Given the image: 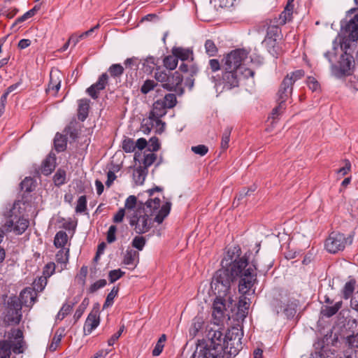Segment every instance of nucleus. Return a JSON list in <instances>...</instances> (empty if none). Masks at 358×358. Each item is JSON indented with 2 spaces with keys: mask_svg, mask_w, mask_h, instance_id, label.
Segmentation results:
<instances>
[{
  "mask_svg": "<svg viewBox=\"0 0 358 358\" xmlns=\"http://www.w3.org/2000/svg\"><path fill=\"white\" fill-rule=\"evenodd\" d=\"M55 166L56 157L55 155H49L43 162L41 167L42 173L45 176L50 175L55 169Z\"/></svg>",
  "mask_w": 358,
  "mask_h": 358,
  "instance_id": "22",
  "label": "nucleus"
},
{
  "mask_svg": "<svg viewBox=\"0 0 358 358\" xmlns=\"http://www.w3.org/2000/svg\"><path fill=\"white\" fill-rule=\"evenodd\" d=\"M292 85H293V80L292 78H289V76H286L279 88L280 91H282L283 92H285L287 94H291L292 92Z\"/></svg>",
  "mask_w": 358,
  "mask_h": 358,
  "instance_id": "34",
  "label": "nucleus"
},
{
  "mask_svg": "<svg viewBox=\"0 0 358 358\" xmlns=\"http://www.w3.org/2000/svg\"><path fill=\"white\" fill-rule=\"evenodd\" d=\"M124 274V272L122 271L120 269L112 270L108 274L109 280L111 283H113L120 279Z\"/></svg>",
  "mask_w": 358,
  "mask_h": 358,
  "instance_id": "56",
  "label": "nucleus"
},
{
  "mask_svg": "<svg viewBox=\"0 0 358 358\" xmlns=\"http://www.w3.org/2000/svg\"><path fill=\"white\" fill-rule=\"evenodd\" d=\"M100 323L99 313L97 310H92L88 315L83 327L85 335L90 334Z\"/></svg>",
  "mask_w": 358,
  "mask_h": 358,
  "instance_id": "15",
  "label": "nucleus"
},
{
  "mask_svg": "<svg viewBox=\"0 0 358 358\" xmlns=\"http://www.w3.org/2000/svg\"><path fill=\"white\" fill-rule=\"evenodd\" d=\"M352 243V237L348 236L345 237L344 234L332 232L325 241V248L330 253H336L343 250L347 244Z\"/></svg>",
  "mask_w": 358,
  "mask_h": 358,
  "instance_id": "8",
  "label": "nucleus"
},
{
  "mask_svg": "<svg viewBox=\"0 0 358 358\" xmlns=\"http://www.w3.org/2000/svg\"><path fill=\"white\" fill-rule=\"evenodd\" d=\"M167 107L164 104L161 99H157L153 103V108L150 113L151 119H155L156 127H160L159 130L162 131L164 128L165 123L160 118L166 114Z\"/></svg>",
  "mask_w": 358,
  "mask_h": 358,
  "instance_id": "11",
  "label": "nucleus"
},
{
  "mask_svg": "<svg viewBox=\"0 0 358 358\" xmlns=\"http://www.w3.org/2000/svg\"><path fill=\"white\" fill-rule=\"evenodd\" d=\"M253 294L250 293L249 295H252ZM248 294H243V296L240 298L238 305V309L240 312L241 317H245L248 313V309L250 304V301L246 296Z\"/></svg>",
  "mask_w": 358,
  "mask_h": 358,
  "instance_id": "26",
  "label": "nucleus"
},
{
  "mask_svg": "<svg viewBox=\"0 0 358 358\" xmlns=\"http://www.w3.org/2000/svg\"><path fill=\"white\" fill-rule=\"evenodd\" d=\"M47 285L46 276H41L36 279L33 283L34 289L37 292H42Z\"/></svg>",
  "mask_w": 358,
  "mask_h": 358,
  "instance_id": "47",
  "label": "nucleus"
},
{
  "mask_svg": "<svg viewBox=\"0 0 358 358\" xmlns=\"http://www.w3.org/2000/svg\"><path fill=\"white\" fill-rule=\"evenodd\" d=\"M182 82V76L178 72L176 71L171 76L169 75L167 83L162 85L164 89L169 91L175 90Z\"/></svg>",
  "mask_w": 358,
  "mask_h": 358,
  "instance_id": "19",
  "label": "nucleus"
},
{
  "mask_svg": "<svg viewBox=\"0 0 358 358\" xmlns=\"http://www.w3.org/2000/svg\"><path fill=\"white\" fill-rule=\"evenodd\" d=\"M116 231H117L116 226L111 225L109 227L108 231L107 232V241H108V243H113L115 241V239H116V237H115V232H116Z\"/></svg>",
  "mask_w": 358,
  "mask_h": 358,
  "instance_id": "64",
  "label": "nucleus"
},
{
  "mask_svg": "<svg viewBox=\"0 0 358 358\" xmlns=\"http://www.w3.org/2000/svg\"><path fill=\"white\" fill-rule=\"evenodd\" d=\"M66 171L62 169H58L53 177V180L57 186H60L66 182Z\"/></svg>",
  "mask_w": 358,
  "mask_h": 358,
  "instance_id": "41",
  "label": "nucleus"
},
{
  "mask_svg": "<svg viewBox=\"0 0 358 358\" xmlns=\"http://www.w3.org/2000/svg\"><path fill=\"white\" fill-rule=\"evenodd\" d=\"M248 52L243 49H236L227 54L222 59V70H231L243 74V78L253 77L255 72L245 66Z\"/></svg>",
  "mask_w": 358,
  "mask_h": 358,
  "instance_id": "5",
  "label": "nucleus"
},
{
  "mask_svg": "<svg viewBox=\"0 0 358 358\" xmlns=\"http://www.w3.org/2000/svg\"><path fill=\"white\" fill-rule=\"evenodd\" d=\"M166 340V335L162 334L160 336V338H159L157 343H156L155 348L152 350L153 356H159L162 353Z\"/></svg>",
  "mask_w": 358,
  "mask_h": 358,
  "instance_id": "43",
  "label": "nucleus"
},
{
  "mask_svg": "<svg viewBox=\"0 0 358 358\" xmlns=\"http://www.w3.org/2000/svg\"><path fill=\"white\" fill-rule=\"evenodd\" d=\"M172 53L176 55L178 59H180L182 61L193 60V52L189 48L175 47L172 49Z\"/></svg>",
  "mask_w": 358,
  "mask_h": 358,
  "instance_id": "23",
  "label": "nucleus"
},
{
  "mask_svg": "<svg viewBox=\"0 0 358 358\" xmlns=\"http://www.w3.org/2000/svg\"><path fill=\"white\" fill-rule=\"evenodd\" d=\"M297 303L296 301H292L286 304L283 308V313L287 317H292L296 312Z\"/></svg>",
  "mask_w": 358,
  "mask_h": 358,
  "instance_id": "38",
  "label": "nucleus"
},
{
  "mask_svg": "<svg viewBox=\"0 0 358 358\" xmlns=\"http://www.w3.org/2000/svg\"><path fill=\"white\" fill-rule=\"evenodd\" d=\"M22 320V304L17 298L8 301V308L5 320L8 324H18Z\"/></svg>",
  "mask_w": 358,
  "mask_h": 358,
  "instance_id": "10",
  "label": "nucleus"
},
{
  "mask_svg": "<svg viewBox=\"0 0 358 358\" xmlns=\"http://www.w3.org/2000/svg\"><path fill=\"white\" fill-rule=\"evenodd\" d=\"M241 249L234 247L228 250L222 261V268L217 270L211 282V289L216 296L227 297L229 303L233 302L232 285L236 278H239L238 291L241 294H255V283L257 282V265L255 262H248L246 255L240 257Z\"/></svg>",
  "mask_w": 358,
  "mask_h": 358,
  "instance_id": "1",
  "label": "nucleus"
},
{
  "mask_svg": "<svg viewBox=\"0 0 358 358\" xmlns=\"http://www.w3.org/2000/svg\"><path fill=\"white\" fill-rule=\"evenodd\" d=\"M68 241V236L66 231H58L54 239V245L56 248H64Z\"/></svg>",
  "mask_w": 358,
  "mask_h": 358,
  "instance_id": "28",
  "label": "nucleus"
},
{
  "mask_svg": "<svg viewBox=\"0 0 358 358\" xmlns=\"http://www.w3.org/2000/svg\"><path fill=\"white\" fill-rule=\"evenodd\" d=\"M208 341H199L192 358H224L236 356L241 348V338L236 334H224L210 329Z\"/></svg>",
  "mask_w": 358,
  "mask_h": 358,
  "instance_id": "3",
  "label": "nucleus"
},
{
  "mask_svg": "<svg viewBox=\"0 0 358 358\" xmlns=\"http://www.w3.org/2000/svg\"><path fill=\"white\" fill-rule=\"evenodd\" d=\"M54 145L57 151L64 150L66 147V141L64 136L57 133L54 138Z\"/></svg>",
  "mask_w": 358,
  "mask_h": 358,
  "instance_id": "30",
  "label": "nucleus"
},
{
  "mask_svg": "<svg viewBox=\"0 0 358 358\" xmlns=\"http://www.w3.org/2000/svg\"><path fill=\"white\" fill-rule=\"evenodd\" d=\"M155 78L158 82L164 84L167 83L169 80V74L166 72V71H162L159 69H157V72L155 74Z\"/></svg>",
  "mask_w": 358,
  "mask_h": 358,
  "instance_id": "54",
  "label": "nucleus"
},
{
  "mask_svg": "<svg viewBox=\"0 0 358 358\" xmlns=\"http://www.w3.org/2000/svg\"><path fill=\"white\" fill-rule=\"evenodd\" d=\"M106 284H107V282L105 279L99 280L90 286L89 290L92 293L95 292L98 289L105 287L106 285Z\"/></svg>",
  "mask_w": 358,
  "mask_h": 358,
  "instance_id": "61",
  "label": "nucleus"
},
{
  "mask_svg": "<svg viewBox=\"0 0 358 358\" xmlns=\"http://www.w3.org/2000/svg\"><path fill=\"white\" fill-rule=\"evenodd\" d=\"M346 31L352 41L358 39V15L354 16L345 26Z\"/></svg>",
  "mask_w": 358,
  "mask_h": 358,
  "instance_id": "20",
  "label": "nucleus"
},
{
  "mask_svg": "<svg viewBox=\"0 0 358 358\" xmlns=\"http://www.w3.org/2000/svg\"><path fill=\"white\" fill-rule=\"evenodd\" d=\"M155 125L156 126L155 119H151L149 116L148 119L144 120V123L142 124V131L144 134H149Z\"/></svg>",
  "mask_w": 358,
  "mask_h": 358,
  "instance_id": "52",
  "label": "nucleus"
},
{
  "mask_svg": "<svg viewBox=\"0 0 358 358\" xmlns=\"http://www.w3.org/2000/svg\"><path fill=\"white\" fill-rule=\"evenodd\" d=\"M309 358H343L341 352L322 347L320 351L311 353Z\"/></svg>",
  "mask_w": 358,
  "mask_h": 358,
  "instance_id": "17",
  "label": "nucleus"
},
{
  "mask_svg": "<svg viewBox=\"0 0 358 358\" xmlns=\"http://www.w3.org/2000/svg\"><path fill=\"white\" fill-rule=\"evenodd\" d=\"M341 354L344 358H358V350L352 348H348Z\"/></svg>",
  "mask_w": 358,
  "mask_h": 358,
  "instance_id": "63",
  "label": "nucleus"
},
{
  "mask_svg": "<svg viewBox=\"0 0 358 358\" xmlns=\"http://www.w3.org/2000/svg\"><path fill=\"white\" fill-rule=\"evenodd\" d=\"M352 64V57L346 52L341 56L338 69L336 66H333V71L337 77L349 75Z\"/></svg>",
  "mask_w": 358,
  "mask_h": 358,
  "instance_id": "12",
  "label": "nucleus"
},
{
  "mask_svg": "<svg viewBox=\"0 0 358 358\" xmlns=\"http://www.w3.org/2000/svg\"><path fill=\"white\" fill-rule=\"evenodd\" d=\"M157 60L155 57H147L143 62V66L146 69L145 71L151 73L155 66L157 65Z\"/></svg>",
  "mask_w": 358,
  "mask_h": 358,
  "instance_id": "48",
  "label": "nucleus"
},
{
  "mask_svg": "<svg viewBox=\"0 0 358 358\" xmlns=\"http://www.w3.org/2000/svg\"><path fill=\"white\" fill-rule=\"evenodd\" d=\"M108 80V76L106 73H102L98 80L90 87H89L86 92L90 96L92 99H96L99 96V92L105 89Z\"/></svg>",
  "mask_w": 358,
  "mask_h": 358,
  "instance_id": "13",
  "label": "nucleus"
},
{
  "mask_svg": "<svg viewBox=\"0 0 358 358\" xmlns=\"http://www.w3.org/2000/svg\"><path fill=\"white\" fill-rule=\"evenodd\" d=\"M156 159L157 155L155 153L150 152L145 155L142 161V167H145V170H148V167L150 166L155 162Z\"/></svg>",
  "mask_w": 358,
  "mask_h": 358,
  "instance_id": "46",
  "label": "nucleus"
},
{
  "mask_svg": "<svg viewBox=\"0 0 358 358\" xmlns=\"http://www.w3.org/2000/svg\"><path fill=\"white\" fill-rule=\"evenodd\" d=\"M61 87V80L58 78H55L52 73H50V80L48 85V91H53L56 94Z\"/></svg>",
  "mask_w": 358,
  "mask_h": 358,
  "instance_id": "40",
  "label": "nucleus"
},
{
  "mask_svg": "<svg viewBox=\"0 0 358 358\" xmlns=\"http://www.w3.org/2000/svg\"><path fill=\"white\" fill-rule=\"evenodd\" d=\"M348 348H358V333L347 337Z\"/></svg>",
  "mask_w": 358,
  "mask_h": 358,
  "instance_id": "59",
  "label": "nucleus"
},
{
  "mask_svg": "<svg viewBox=\"0 0 358 358\" xmlns=\"http://www.w3.org/2000/svg\"><path fill=\"white\" fill-rule=\"evenodd\" d=\"M162 190V188L159 187L148 189L147 193L150 198L145 201V206H140L136 213L129 215L127 217L129 225L136 234H143L147 233L152 227L154 222L162 224L170 213L171 203L166 201L160 208V198L154 196L155 192H161Z\"/></svg>",
  "mask_w": 358,
  "mask_h": 358,
  "instance_id": "2",
  "label": "nucleus"
},
{
  "mask_svg": "<svg viewBox=\"0 0 358 358\" xmlns=\"http://www.w3.org/2000/svg\"><path fill=\"white\" fill-rule=\"evenodd\" d=\"M127 217V211L123 208H120L114 215L113 222L115 223H120L123 221L124 217Z\"/></svg>",
  "mask_w": 358,
  "mask_h": 358,
  "instance_id": "60",
  "label": "nucleus"
},
{
  "mask_svg": "<svg viewBox=\"0 0 358 358\" xmlns=\"http://www.w3.org/2000/svg\"><path fill=\"white\" fill-rule=\"evenodd\" d=\"M148 174V170H145V167L139 166L137 167L133 173V179L136 185H142L145 179Z\"/></svg>",
  "mask_w": 358,
  "mask_h": 358,
  "instance_id": "27",
  "label": "nucleus"
},
{
  "mask_svg": "<svg viewBox=\"0 0 358 358\" xmlns=\"http://www.w3.org/2000/svg\"><path fill=\"white\" fill-rule=\"evenodd\" d=\"M119 289L117 287H113L110 293L107 295L105 303L103 306V308L111 306L113 303V300L118 293Z\"/></svg>",
  "mask_w": 358,
  "mask_h": 358,
  "instance_id": "44",
  "label": "nucleus"
},
{
  "mask_svg": "<svg viewBox=\"0 0 358 358\" xmlns=\"http://www.w3.org/2000/svg\"><path fill=\"white\" fill-rule=\"evenodd\" d=\"M32 185L33 180L30 178H26L20 183L22 189L27 192H31L33 190Z\"/></svg>",
  "mask_w": 358,
  "mask_h": 358,
  "instance_id": "62",
  "label": "nucleus"
},
{
  "mask_svg": "<svg viewBox=\"0 0 358 358\" xmlns=\"http://www.w3.org/2000/svg\"><path fill=\"white\" fill-rule=\"evenodd\" d=\"M21 201H16L13 206L5 213L7 220L5 227L8 231H13L17 234H22L29 226V220L22 216L20 210Z\"/></svg>",
  "mask_w": 358,
  "mask_h": 358,
  "instance_id": "6",
  "label": "nucleus"
},
{
  "mask_svg": "<svg viewBox=\"0 0 358 358\" xmlns=\"http://www.w3.org/2000/svg\"><path fill=\"white\" fill-rule=\"evenodd\" d=\"M145 206V202L138 201L136 196L134 195L129 196L124 202V207L123 208L127 211V217L129 215H133L137 212L139 206Z\"/></svg>",
  "mask_w": 358,
  "mask_h": 358,
  "instance_id": "16",
  "label": "nucleus"
},
{
  "mask_svg": "<svg viewBox=\"0 0 358 358\" xmlns=\"http://www.w3.org/2000/svg\"><path fill=\"white\" fill-rule=\"evenodd\" d=\"M192 151L200 156H204L208 151V148L205 145H198L191 148Z\"/></svg>",
  "mask_w": 358,
  "mask_h": 358,
  "instance_id": "58",
  "label": "nucleus"
},
{
  "mask_svg": "<svg viewBox=\"0 0 358 358\" xmlns=\"http://www.w3.org/2000/svg\"><path fill=\"white\" fill-rule=\"evenodd\" d=\"M178 59L176 55L173 54L164 57L163 60L164 66L169 70H173L178 65Z\"/></svg>",
  "mask_w": 358,
  "mask_h": 358,
  "instance_id": "29",
  "label": "nucleus"
},
{
  "mask_svg": "<svg viewBox=\"0 0 358 358\" xmlns=\"http://www.w3.org/2000/svg\"><path fill=\"white\" fill-rule=\"evenodd\" d=\"M280 32V28L278 26H270L268 27L266 36L262 42L268 52L273 57H277L278 55V48L277 47V38Z\"/></svg>",
  "mask_w": 358,
  "mask_h": 358,
  "instance_id": "9",
  "label": "nucleus"
},
{
  "mask_svg": "<svg viewBox=\"0 0 358 358\" xmlns=\"http://www.w3.org/2000/svg\"><path fill=\"white\" fill-rule=\"evenodd\" d=\"M160 99L168 109L173 108L177 103V99L174 94H167Z\"/></svg>",
  "mask_w": 358,
  "mask_h": 358,
  "instance_id": "37",
  "label": "nucleus"
},
{
  "mask_svg": "<svg viewBox=\"0 0 358 358\" xmlns=\"http://www.w3.org/2000/svg\"><path fill=\"white\" fill-rule=\"evenodd\" d=\"M132 246L138 250H142L145 245V238L143 236H137L132 241Z\"/></svg>",
  "mask_w": 358,
  "mask_h": 358,
  "instance_id": "51",
  "label": "nucleus"
},
{
  "mask_svg": "<svg viewBox=\"0 0 358 358\" xmlns=\"http://www.w3.org/2000/svg\"><path fill=\"white\" fill-rule=\"evenodd\" d=\"M227 303L231 304L232 303H229L227 297L216 296L213 304V316L215 319L220 320L224 317Z\"/></svg>",
  "mask_w": 358,
  "mask_h": 358,
  "instance_id": "14",
  "label": "nucleus"
},
{
  "mask_svg": "<svg viewBox=\"0 0 358 358\" xmlns=\"http://www.w3.org/2000/svg\"><path fill=\"white\" fill-rule=\"evenodd\" d=\"M108 72L111 77L120 78L124 73V67L120 64H114L109 67Z\"/></svg>",
  "mask_w": 358,
  "mask_h": 358,
  "instance_id": "36",
  "label": "nucleus"
},
{
  "mask_svg": "<svg viewBox=\"0 0 358 358\" xmlns=\"http://www.w3.org/2000/svg\"><path fill=\"white\" fill-rule=\"evenodd\" d=\"M122 148L126 152H134L135 147V142L130 139H125L122 143Z\"/></svg>",
  "mask_w": 358,
  "mask_h": 358,
  "instance_id": "57",
  "label": "nucleus"
},
{
  "mask_svg": "<svg viewBox=\"0 0 358 358\" xmlns=\"http://www.w3.org/2000/svg\"><path fill=\"white\" fill-rule=\"evenodd\" d=\"M55 257L57 263L66 265L69 261V249L62 248L57 252Z\"/></svg>",
  "mask_w": 358,
  "mask_h": 358,
  "instance_id": "31",
  "label": "nucleus"
},
{
  "mask_svg": "<svg viewBox=\"0 0 358 358\" xmlns=\"http://www.w3.org/2000/svg\"><path fill=\"white\" fill-rule=\"evenodd\" d=\"M355 284L356 281L353 279L345 283L343 289V295L344 299H348L351 296L355 290Z\"/></svg>",
  "mask_w": 358,
  "mask_h": 358,
  "instance_id": "32",
  "label": "nucleus"
},
{
  "mask_svg": "<svg viewBox=\"0 0 358 358\" xmlns=\"http://www.w3.org/2000/svg\"><path fill=\"white\" fill-rule=\"evenodd\" d=\"M87 209V199L85 196H81L77 201L76 206V212L78 213H82Z\"/></svg>",
  "mask_w": 358,
  "mask_h": 358,
  "instance_id": "50",
  "label": "nucleus"
},
{
  "mask_svg": "<svg viewBox=\"0 0 358 358\" xmlns=\"http://www.w3.org/2000/svg\"><path fill=\"white\" fill-rule=\"evenodd\" d=\"M140 64V60L137 57L128 58L124 61V65L126 69L136 71L138 69Z\"/></svg>",
  "mask_w": 358,
  "mask_h": 358,
  "instance_id": "49",
  "label": "nucleus"
},
{
  "mask_svg": "<svg viewBox=\"0 0 358 358\" xmlns=\"http://www.w3.org/2000/svg\"><path fill=\"white\" fill-rule=\"evenodd\" d=\"M342 301H338L333 305H327L322 306L321 313L327 317L334 315L342 307Z\"/></svg>",
  "mask_w": 358,
  "mask_h": 358,
  "instance_id": "24",
  "label": "nucleus"
},
{
  "mask_svg": "<svg viewBox=\"0 0 358 358\" xmlns=\"http://www.w3.org/2000/svg\"><path fill=\"white\" fill-rule=\"evenodd\" d=\"M155 85H156V83L154 80H147L144 82V83L141 86V92L143 94H146L149 92H150L152 90H153L155 88Z\"/></svg>",
  "mask_w": 358,
  "mask_h": 358,
  "instance_id": "53",
  "label": "nucleus"
},
{
  "mask_svg": "<svg viewBox=\"0 0 358 358\" xmlns=\"http://www.w3.org/2000/svg\"><path fill=\"white\" fill-rule=\"evenodd\" d=\"M231 130V127H227L222 133L221 140V148L224 150H227L229 147Z\"/></svg>",
  "mask_w": 358,
  "mask_h": 358,
  "instance_id": "35",
  "label": "nucleus"
},
{
  "mask_svg": "<svg viewBox=\"0 0 358 358\" xmlns=\"http://www.w3.org/2000/svg\"><path fill=\"white\" fill-rule=\"evenodd\" d=\"M294 6L292 3H287L284 11L280 15V19L285 23L287 21H290L293 12Z\"/></svg>",
  "mask_w": 358,
  "mask_h": 358,
  "instance_id": "42",
  "label": "nucleus"
},
{
  "mask_svg": "<svg viewBox=\"0 0 358 358\" xmlns=\"http://www.w3.org/2000/svg\"><path fill=\"white\" fill-rule=\"evenodd\" d=\"M89 300L87 299H84L82 303L79 305L78 308L76 309L75 314H74V319L76 321L78 320L81 316L83 315V313L85 312L87 306H88Z\"/></svg>",
  "mask_w": 358,
  "mask_h": 358,
  "instance_id": "45",
  "label": "nucleus"
},
{
  "mask_svg": "<svg viewBox=\"0 0 358 358\" xmlns=\"http://www.w3.org/2000/svg\"><path fill=\"white\" fill-rule=\"evenodd\" d=\"M90 107V101L87 99L79 100L78 109V117L80 120L84 121L88 115V110Z\"/></svg>",
  "mask_w": 358,
  "mask_h": 358,
  "instance_id": "25",
  "label": "nucleus"
},
{
  "mask_svg": "<svg viewBox=\"0 0 358 358\" xmlns=\"http://www.w3.org/2000/svg\"><path fill=\"white\" fill-rule=\"evenodd\" d=\"M36 299V294L33 290L31 289H24L21 292L20 298L17 299L20 301L22 306H24L27 307H30L35 303Z\"/></svg>",
  "mask_w": 358,
  "mask_h": 358,
  "instance_id": "18",
  "label": "nucleus"
},
{
  "mask_svg": "<svg viewBox=\"0 0 358 358\" xmlns=\"http://www.w3.org/2000/svg\"><path fill=\"white\" fill-rule=\"evenodd\" d=\"M5 337L0 340V358H10L12 352L19 355L27 350L24 333L20 329L12 328L6 333Z\"/></svg>",
  "mask_w": 358,
  "mask_h": 358,
  "instance_id": "4",
  "label": "nucleus"
},
{
  "mask_svg": "<svg viewBox=\"0 0 358 358\" xmlns=\"http://www.w3.org/2000/svg\"><path fill=\"white\" fill-rule=\"evenodd\" d=\"M73 304L64 303L56 316V320H62L72 310Z\"/></svg>",
  "mask_w": 358,
  "mask_h": 358,
  "instance_id": "39",
  "label": "nucleus"
},
{
  "mask_svg": "<svg viewBox=\"0 0 358 358\" xmlns=\"http://www.w3.org/2000/svg\"><path fill=\"white\" fill-rule=\"evenodd\" d=\"M139 254L137 251L134 250H127L123 259V263L125 265L131 266L134 268L138 263Z\"/></svg>",
  "mask_w": 358,
  "mask_h": 358,
  "instance_id": "21",
  "label": "nucleus"
},
{
  "mask_svg": "<svg viewBox=\"0 0 358 358\" xmlns=\"http://www.w3.org/2000/svg\"><path fill=\"white\" fill-rule=\"evenodd\" d=\"M1 15L6 16L8 19L13 18L15 15L18 13L19 10L16 8H7L6 7H3L1 9Z\"/></svg>",
  "mask_w": 358,
  "mask_h": 358,
  "instance_id": "55",
  "label": "nucleus"
},
{
  "mask_svg": "<svg viewBox=\"0 0 358 358\" xmlns=\"http://www.w3.org/2000/svg\"><path fill=\"white\" fill-rule=\"evenodd\" d=\"M222 71V80L215 84V88L217 93L238 87L239 80L243 78V74L239 73L238 71L231 70Z\"/></svg>",
  "mask_w": 358,
  "mask_h": 358,
  "instance_id": "7",
  "label": "nucleus"
},
{
  "mask_svg": "<svg viewBox=\"0 0 358 358\" xmlns=\"http://www.w3.org/2000/svg\"><path fill=\"white\" fill-rule=\"evenodd\" d=\"M206 53L209 57H214L218 52V48L212 40H206L204 44Z\"/></svg>",
  "mask_w": 358,
  "mask_h": 358,
  "instance_id": "33",
  "label": "nucleus"
}]
</instances>
